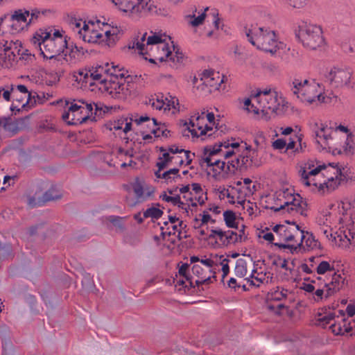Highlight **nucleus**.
I'll list each match as a JSON object with an SVG mask.
<instances>
[{
    "mask_svg": "<svg viewBox=\"0 0 355 355\" xmlns=\"http://www.w3.org/2000/svg\"><path fill=\"white\" fill-rule=\"evenodd\" d=\"M276 232L277 242L274 243L275 246L280 249H288L292 254L291 247L298 243L302 230L295 223L286 225H276L272 228Z\"/></svg>",
    "mask_w": 355,
    "mask_h": 355,
    "instance_id": "15",
    "label": "nucleus"
},
{
    "mask_svg": "<svg viewBox=\"0 0 355 355\" xmlns=\"http://www.w3.org/2000/svg\"><path fill=\"white\" fill-rule=\"evenodd\" d=\"M162 200L170 202L174 206L178 207L180 209L182 210L184 213H189V206L188 205L184 204V201L182 200L181 197L178 195L171 196L168 195L166 192L162 193L159 196Z\"/></svg>",
    "mask_w": 355,
    "mask_h": 355,
    "instance_id": "39",
    "label": "nucleus"
},
{
    "mask_svg": "<svg viewBox=\"0 0 355 355\" xmlns=\"http://www.w3.org/2000/svg\"><path fill=\"white\" fill-rule=\"evenodd\" d=\"M254 143L256 146V148H252V147H251V148L252 150H256L257 155L258 156V150L264 149L267 147L268 139L266 137L264 133L263 132L259 131V132H257L254 136ZM257 159L259 161H260L258 157H257ZM261 164V162H259V164Z\"/></svg>",
    "mask_w": 355,
    "mask_h": 355,
    "instance_id": "45",
    "label": "nucleus"
},
{
    "mask_svg": "<svg viewBox=\"0 0 355 355\" xmlns=\"http://www.w3.org/2000/svg\"><path fill=\"white\" fill-rule=\"evenodd\" d=\"M87 53V50L84 47L78 46L77 44H71L68 46L64 49V53L62 56L67 62H76L81 60Z\"/></svg>",
    "mask_w": 355,
    "mask_h": 355,
    "instance_id": "32",
    "label": "nucleus"
},
{
    "mask_svg": "<svg viewBox=\"0 0 355 355\" xmlns=\"http://www.w3.org/2000/svg\"><path fill=\"white\" fill-rule=\"evenodd\" d=\"M291 91L302 103L311 105L315 103H331V97L322 94V88L313 80L295 78L292 82Z\"/></svg>",
    "mask_w": 355,
    "mask_h": 355,
    "instance_id": "11",
    "label": "nucleus"
},
{
    "mask_svg": "<svg viewBox=\"0 0 355 355\" xmlns=\"http://www.w3.org/2000/svg\"><path fill=\"white\" fill-rule=\"evenodd\" d=\"M342 49L346 53H352L355 52V39L352 40L349 43L342 45Z\"/></svg>",
    "mask_w": 355,
    "mask_h": 355,
    "instance_id": "64",
    "label": "nucleus"
},
{
    "mask_svg": "<svg viewBox=\"0 0 355 355\" xmlns=\"http://www.w3.org/2000/svg\"><path fill=\"white\" fill-rule=\"evenodd\" d=\"M275 263L277 266L284 269L286 271H289L290 272H291L292 268L288 266V262L286 259L279 258L275 261Z\"/></svg>",
    "mask_w": 355,
    "mask_h": 355,
    "instance_id": "63",
    "label": "nucleus"
},
{
    "mask_svg": "<svg viewBox=\"0 0 355 355\" xmlns=\"http://www.w3.org/2000/svg\"><path fill=\"white\" fill-rule=\"evenodd\" d=\"M159 50L155 52V62H171L173 64L182 62L183 53L175 46L170 36L164 34L162 42H159Z\"/></svg>",
    "mask_w": 355,
    "mask_h": 355,
    "instance_id": "18",
    "label": "nucleus"
},
{
    "mask_svg": "<svg viewBox=\"0 0 355 355\" xmlns=\"http://www.w3.org/2000/svg\"><path fill=\"white\" fill-rule=\"evenodd\" d=\"M299 239L300 241L295 246L291 247L293 254L316 252L322 248L320 242L310 232L302 230Z\"/></svg>",
    "mask_w": 355,
    "mask_h": 355,
    "instance_id": "24",
    "label": "nucleus"
},
{
    "mask_svg": "<svg viewBox=\"0 0 355 355\" xmlns=\"http://www.w3.org/2000/svg\"><path fill=\"white\" fill-rule=\"evenodd\" d=\"M162 210H161L157 207L153 206L151 207L148 208L144 212V218H151L152 219H158L162 216Z\"/></svg>",
    "mask_w": 355,
    "mask_h": 355,
    "instance_id": "50",
    "label": "nucleus"
},
{
    "mask_svg": "<svg viewBox=\"0 0 355 355\" xmlns=\"http://www.w3.org/2000/svg\"><path fill=\"white\" fill-rule=\"evenodd\" d=\"M124 73H117L116 69L110 70L103 66H98L90 70L81 69L72 75V81L77 83L81 88H89L92 91L98 88L101 92L107 94L114 98H123L127 88Z\"/></svg>",
    "mask_w": 355,
    "mask_h": 355,
    "instance_id": "3",
    "label": "nucleus"
},
{
    "mask_svg": "<svg viewBox=\"0 0 355 355\" xmlns=\"http://www.w3.org/2000/svg\"><path fill=\"white\" fill-rule=\"evenodd\" d=\"M289 294H291V293L288 290L284 288L277 287L270 293L269 298L272 301H282L286 299Z\"/></svg>",
    "mask_w": 355,
    "mask_h": 355,
    "instance_id": "47",
    "label": "nucleus"
},
{
    "mask_svg": "<svg viewBox=\"0 0 355 355\" xmlns=\"http://www.w3.org/2000/svg\"><path fill=\"white\" fill-rule=\"evenodd\" d=\"M70 26L76 37L87 43H101L103 42V29L93 21L81 19H72Z\"/></svg>",
    "mask_w": 355,
    "mask_h": 355,
    "instance_id": "14",
    "label": "nucleus"
},
{
    "mask_svg": "<svg viewBox=\"0 0 355 355\" xmlns=\"http://www.w3.org/2000/svg\"><path fill=\"white\" fill-rule=\"evenodd\" d=\"M209 11V7L202 8L198 11L195 8L191 14H188L184 16V19L187 24L192 27H198L203 24L206 17L209 15L212 17V23L216 29L220 28V19L218 17V12L216 10H211L209 14L207 12Z\"/></svg>",
    "mask_w": 355,
    "mask_h": 355,
    "instance_id": "22",
    "label": "nucleus"
},
{
    "mask_svg": "<svg viewBox=\"0 0 355 355\" xmlns=\"http://www.w3.org/2000/svg\"><path fill=\"white\" fill-rule=\"evenodd\" d=\"M200 262L205 266V268L216 272V267L218 266V255L210 259L206 258L200 259Z\"/></svg>",
    "mask_w": 355,
    "mask_h": 355,
    "instance_id": "52",
    "label": "nucleus"
},
{
    "mask_svg": "<svg viewBox=\"0 0 355 355\" xmlns=\"http://www.w3.org/2000/svg\"><path fill=\"white\" fill-rule=\"evenodd\" d=\"M164 103V112H168L171 114H175L180 111V105L177 98L171 96L165 97Z\"/></svg>",
    "mask_w": 355,
    "mask_h": 355,
    "instance_id": "43",
    "label": "nucleus"
},
{
    "mask_svg": "<svg viewBox=\"0 0 355 355\" xmlns=\"http://www.w3.org/2000/svg\"><path fill=\"white\" fill-rule=\"evenodd\" d=\"M189 270V265L188 264H182L180 268H179V275L180 277H182L186 279V280L188 282V284L191 286H193V276H189L187 275V271Z\"/></svg>",
    "mask_w": 355,
    "mask_h": 355,
    "instance_id": "58",
    "label": "nucleus"
},
{
    "mask_svg": "<svg viewBox=\"0 0 355 355\" xmlns=\"http://www.w3.org/2000/svg\"><path fill=\"white\" fill-rule=\"evenodd\" d=\"M299 174L303 184L313 187V189L323 195L336 190L345 178L340 168L332 165L326 166L313 161L304 163Z\"/></svg>",
    "mask_w": 355,
    "mask_h": 355,
    "instance_id": "4",
    "label": "nucleus"
},
{
    "mask_svg": "<svg viewBox=\"0 0 355 355\" xmlns=\"http://www.w3.org/2000/svg\"><path fill=\"white\" fill-rule=\"evenodd\" d=\"M223 218L226 225L231 228H237V223L236 222V214L233 211L227 210L223 213Z\"/></svg>",
    "mask_w": 355,
    "mask_h": 355,
    "instance_id": "49",
    "label": "nucleus"
},
{
    "mask_svg": "<svg viewBox=\"0 0 355 355\" xmlns=\"http://www.w3.org/2000/svg\"><path fill=\"white\" fill-rule=\"evenodd\" d=\"M235 275L239 277H243L247 274V263L243 259L236 261L234 268Z\"/></svg>",
    "mask_w": 355,
    "mask_h": 355,
    "instance_id": "51",
    "label": "nucleus"
},
{
    "mask_svg": "<svg viewBox=\"0 0 355 355\" xmlns=\"http://www.w3.org/2000/svg\"><path fill=\"white\" fill-rule=\"evenodd\" d=\"M198 162L207 175L216 180L225 179L235 170L259 166L256 150L245 141L235 138L205 147Z\"/></svg>",
    "mask_w": 355,
    "mask_h": 355,
    "instance_id": "1",
    "label": "nucleus"
},
{
    "mask_svg": "<svg viewBox=\"0 0 355 355\" xmlns=\"http://www.w3.org/2000/svg\"><path fill=\"white\" fill-rule=\"evenodd\" d=\"M334 263L327 261H320L315 268L318 275H324L328 272L334 271Z\"/></svg>",
    "mask_w": 355,
    "mask_h": 355,
    "instance_id": "46",
    "label": "nucleus"
},
{
    "mask_svg": "<svg viewBox=\"0 0 355 355\" xmlns=\"http://www.w3.org/2000/svg\"><path fill=\"white\" fill-rule=\"evenodd\" d=\"M12 85L0 87V101H11Z\"/></svg>",
    "mask_w": 355,
    "mask_h": 355,
    "instance_id": "53",
    "label": "nucleus"
},
{
    "mask_svg": "<svg viewBox=\"0 0 355 355\" xmlns=\"http://www.w3.org/2000/svg\"><path fill=\"white\" fill-rule=\"evenodd\" d=\"M30 11L26 10H15L10 17V26L12 33H17L27 28L30 25L28 18Z\"/></svg>",
    "mask_w": 355,
    "mask_h": 355,
    "instance_id": "28",
    "label": "nucleus"
},
{
    "mask_svg": "<svg viewBox=\"0 0 355 355\" xmlns=\"http://www.w3.org/2000/svg\"><path fill=\"white\" fill-rule=\"evenodd\" d=\"M347 285V281L344 274L334 272L331 280L327 283L324 287L327 288V295H334Z\"/></svg>",
    "mask_w": 355,
    "mask_h": 355,
    "instance_id": "30",
    "label": "nucleus"
},
{
    "mask_svg": "<svg viewBox=\"0 0 355 355\" xmlns=\"http://www.w3.org/2000/svg\"><path fill=\"white\" fill-rule=\"evenodd\" d=\"M270 199L273 201L271 209L275 211L285 210L288 213L296 212L302 216L306 215L307 205L300 194L291 187H282L276 191Z\"/></svg>",
    "mask_w": 355,
    "mask_h": 355,
    "instance_id": "9",
    "label": "nucleus"
},
{
    "mask_svg": "<svg viewBox=\"0 0 355 355\" xmlns=\"http://www.w3.org/2000/svg\"><path fill=\"white\" fill-rule=\"evenodd\" d=\"M167 230H168V234H175L176 232L180 234L182 229H183V225H179V223H175L173 225H168Z\"/></svg>",
    "mask_w": 355,
    "mask_h": 355,
    "instance_id": "62",
    "label": "nucleus"
},
{
    "mask_svg": "<svg viewBox=\"0 0 355 355\" xmlns=\"http://www.w3.org/2000/svg\"><path fill=\"white\" fill-rule=\"evenodd\" d=\"M67 110L62 114V119L69 125H79L85 123L92 114H96L98 107L96 104L83 101H73L67 103Z\"/></svg>",
    "mask_w": 355,
    "mask_h": 355,
    "instance_id": "12",
    "label": "nucleus"
},
{
    "mask_svg": "<svg viewBox=\"0 0 355 355\" xmlns=\"http://www.w3.org/2000/svg\"><path fill=\"white\" fill-rule=\"evenodd\" d=\"M11 101L12 104L11 109H20L30 107L35 102L31 98V93L24 85H12Z\"/></svg>",
    "mask_w": 355,
    "mask_h": 355,
    "instance_id": "25",
    "label": "nucleus"
},
{
    "mask_svg": "<svg viewBox=\"0 0 355 355\" xmlns=\"http://www.w3.org/2000/svg\"><path fill=\"white\" fill-rule=\"evenodd\" d=\"M236 184L243 191L245 198L252 196L257 190V186L252 182L250 178H244L243 181L239 180L236 182Z\"/></svg>",
    "mask_w": 355,
    "mask_h": 355,
    "instance_id": "40",
    "label": "nucleus"
},
{
    "mask_svg": "<svg viewBox=\"0 0 355 355\" xmlns=\"http://www.w3.org/2000/svg\"><path fill=\"white\" fill-rule=\"evenodd\" d=\"M164 168H158L157 171L155 172V176L159 179L164 180L167 184L175 182L177 179L181 178L179 169L177 168H171L168 171H163Z\"/></svg>",
    "mask_w": 355,
    "mask_h": 355,
    "instance_id": "34",
    "label": "nucleus"
},
{
    "mask_svg": "<svg viewBox=\"0 0 355 355\" xmlns=\"http://www.w3.org/2000/svg\"><path fill=\"white\" fill-rule=\"evenodd\" d=\"M317 324L323 328L329 327L335 335L355 333V322L346 320L345 314L341 310L322 309L318 313Z\"/></svg>",
    "mask_w": 355,
    "mask_h": 355,
    "instance_id": "10",
    "label": "nucleus"
},
{
    "mask_svg": "<svg viewBox=\"0 0 355 355\" xmlns=\"http://www.w3.org/2000/svg\"><path fill=\"white\" fill-rule=\"evenodd\" d=\"M135 119L128 117H121L109 124V129L113 131L114 134H118L121 137V133L126 135L131 130L132 121L135 122Z\"/></svg>",
    "mask_w": 355,
    "mask_h": 355,
    "instance_id": "31",
    "label": "nucleus"
},
{
    "mask_svg": "<svg viewBox=\"0 0 355 355\" xmlns=\"http://www.w3.org/2000/svg\"><path fill=\"white\" fill-rule=\"evenodd\" d=\"M230 195L228 196L227 202L230 204L235 205H242L245 201L246 198L243 195V191L239 188V187L235 184L234 187H232L229 188Z\"/></svg>",
    "mask_w": 355,
    "mask_h": 355,
    "instance_id": "38",
    "label": "nucleus"
},
{
    "mask_svg": "<svg viewBox=\"0 0 355 355\" xmlns=\"http://www.w3.org/2000/svg\"><path fill=\"white\" fill-rule=\"evenodd\" d=\"M149 104L155 109L158 110H164V107L165 105L164 103V97L161 96H156L155 97H152L149 100Z\"/></svg>",
    "mask_w": 355,
    "mask_h": 355,
    "instance_id": "54",
    "label": "nucleus"
},
{
    "mask_svg": "<svg viewBox=\"0 0 355 355\" xmlns=\"http://www.w3.org/2000/svg\"><path fill=\"white\" fill-rule=\"evenodd\" d=\"M209 238L215 240L218 246L225 247L242 242L244 239V231L241 230L237 233L232 230L223 231L220 228H216L211 230Z\"/></svg>",
    "mask_w": 355,
    "mask_h": 355,
    "instance_id": "23",
    "label": "nucleus"
},
{
    "mask_svg": "<svg viewBox=\"0 0 355 355\" xmlns=\"http://www.w3.org/2000/svg\"><path fill=\"white\" fill-rule=\"evenodd\" d=\"M200 76V80H196V88L204 95L219 90L227 79L224 75L212 69L205 70Z\"/></svg>",
    "mask_w": 355,
    "mask_h": 355,
    "instance_id": "19",
    "label": "nucleus"
},
{
    "mask_svg": "<svg viewBox=\"0 0 355 355\" xmlns=\"http://www.w3.org/2000/svg\"><path fill=\"white\" fill-rule=\"evenodd\" d=\"M319 232L343 249L355 244V199H345L329 206L317 217Z\"/></svg>",
    "mask_w": 355,
    "mask_h": 355,
    "instance_id": "2",
    "label": "nucleus"
},
{
    "mask_svg": "<svg viewBox=\"0 0 355 355\" xmlns=\"http://www.w3.org/2000/svg\"><path fill=\"white\" fill-rule=\"evenodd\" d=\"M135 123L138 125H143L145 123L146 128L154 135L155 138L162 137L167 138L170 136V130H168L164 124H158L156 119L150 118L148 116H141L135 119Z\"/></svg>",
    "mask_w": 355,
    "mask_h": 355,
    "instance_id": "27",
    "label": "nucleus"
},
{
    "mask_svg": "<svg viewBox=\"0 0 355 355\" xmlns=\"http://www.w3.org/2000/svg\"><path fill=\"white\" fill-rule=\"evenodd\" d=\"M181 198L183 199L182 200L184 201V204L188 205L189 210L190 209L191 206L197 207L198 204L202 205L207 199L206 196H195L191 191L186 193V195L183 196Z\"/></svg>",
    "mask_w": 355,
    "mask_h": 355,
    "instance_id": "41",
    "label": "nucleus"
},
{
    "mask_svg": "<svg viewBox=\"0 0 355 355\" xmlns=\"http://www.w3.org/2000/svg\"><path fill=\"white\" fill-rule=\"evenodd\" d=\"M61 194L58 190H57L55 187H52L49 189L47 191H46L44 194V201H51L60 198Z\"/></svg>",
    "mask_w": 355,
    "mask_h": 355,
    "instance_id": "56",
    "label": "nucleus"
},
{
    "mask_svg": "<svg viewBox=\"0 0 355 355\" xmlns=\"http://www.w3.org/2000/svg\"><path fill=\"white\" fill-rule=\"evenodd\" d=\"M193 285L199 286L200 285H208L212 282V279L216 277L215 271L203 268L199 264H194L191 268Z\"/></svg>",
    "mask_w": 355,
    "mask_h": 355,
    "instance_id": "29",
    "label": "nucleus"
},
{
    "mask_svg": "<svg viewBox=\"0 0 355 355\" xmlns=\"http://www.w3.org/2000/svg\"><path fill=\"white\" fill-rule=\"evenodd\" d=\"M163 35L151 32V35L147 37V33H145L133 41L132 48L137 50L146 60L153 63L156 58L155 52L159 50V42H162Z\"/></svg>",
    "mask_w": 355,
    "mask_h": 355,
    "instance_id": "16",
    "label": "nucleus"
},
{
    "mask_svg": "<svg viewBox=\"0 0 355 355\" xmlns=\"http://www.w3.org/2000/svg\"><path fill=\"white\" fill-rule=\"evenodd\" d=\"M352 76V71L346 67L334 66L327 69L324 73V81L332 88L349 86Z\"/></svg>",
    "mask_w": 355,
    "mask_h": 355,
    "instance_id": "21",
    "label": "nucleus"
},
{
    "mask_svg": "<svg viewBox=\"0 0 355 355\" xmlns=\"http://www.w3.org/2000/svg\"><path fill=\"white\" fill-rule=\"evenodd\" d=\"M103 42L105 41L108 46L112 45L116 40L121 32V29L117 26H112L109 29H103Z\"/></svg>",
    "mask_w": 355,
    "mask_h": 355,
    "instance_id": "42",
    "label": "nucleus"
},
{
    "mask_svg": "<svg viewBox=\"0 0 355 355\" xmlns=\"http://www.w3.org/2000/svg\"><path fill=\"white\" fill-rule=\"evenodd\" d=\"M13 47L16 49L15 44L12 41L0 40V59L14 60L15 54Z\"/></svg>",
    "mask_w": 355,
    "mask_h": 355,
    "instance_id": "36",
    "label": "nucleus"
},
{
    "mask_svg": "<svg viewBox=\"0 0 355 355\" xmlns=\"http://www.w3.org/2000/svg\"><path fill=\"white\" fill-rule=\"evenodd\" d=\"M137 202H143L150 199L155 191L154 187L148 184L143 179L135 178L130 183Z\"/></svg>",
    "mask_w": 355,
    "mask_h": 355,
    "instance_id": "26",
    "label": "nucleus"
},
{
    "mask_svg": "<svg viewBox=\"0 0 355 355\" xmlns=\"http://www.w3.org/2000/svg\"><path fill=\"white\" fill-rule=\"evenodd\" d=\"M31 43L40 49L44 58L51 60L63 55L67 41L63 31L39 29L32 37Z\"/></svg>",
    "mask_w": 355,
    "mask_h": 355,
    "instance_id": "7",
    "label": "nucleus"
},
{
    "mask_svg": "<svg viewBox=\"0 0 355 355\" xmlns=\"http://www.w3.org/2000/svg\"><path fill=\"white\" fill-rule=\"evenodd\" d=\"M199 217L201 218L200 224L207 225L209 223H214L215 220L212 219L210 214L207 211H204L202 214H199Z\"/></svg>",
    "mask_w": 355,
    "mask_h": 355,
    "instance_id": "61",
    "label": "nucleus"
},
{
    "mask_svg": "<svg viewBox=\"0 0 355 355\" xmlns=\"http://www.w3.org/2000/svg\"><path fill=\"white\" fill-rule=\"evenodd\" d=\"M188 130L193 137L206 139L211 135L212 126L206 122L205 110L194 112L189 119Z\"/></svg>",
    "mask_w": 355,
    "mask_h": 355,
    "instance_id": "20",
    "label": "nucleus"
},
{
    "mask_svg": "<svg viewBox=\"0 0 355 355\" xmlns=\"http://www.w3.org/2000/svg\"><path fill=\"white\" fill-rule=\"evenodd\" d=\"M310 128L317 144L323 149L328 150L334 155L345 154L347 127L340 125L333 129L321 122H313L310 123Z\"/></svg>",
    "mask_w": 355,
    "mask_h": 355,
    "instance_id": "6",
    "label": "nucleus"
},
{
    "mask_svg": "<svg viewBox=\"0 0 355 355\" xmlns=\"http://www.w3.org/2000/svg\"><path fill=\"white\" fill-rule=\"evenodd\" d=\"M2 131L8 135H14L17 131V125L10 119L0 118V133Z\"/></svg>",
    "mask_w": 355,
    "mask_h": 355,
    "instance_id": "44",
    "label": "nucleus"
},
{
    "mask_svg": "<svg viewBox=\"0 0 355 355\" xmlns=\"http://www.w3.org/2000/svg\"><path fill=\"white\" fill-rule=\"evenodd\" d=\"M245 33L248 40L258 49L270 53L288 49L284 42L278 41L275 32L269 28L258 24L247 25Z\"/></svg>",
    "mask_w": 355,
    "mask_h": 355,
    "instance_id": "8",
    "label": "nucleus"
},
{
    "mask_svg": "<svg viewBox=\"0 0 355 355\" xmlns=\"http://www.w3.org/2000/svg\"><path fill=\"white\" fill-rule=\"evenodd\" d=\"M269 277L266 273L262 271L258 272L257 269H253L249 277L246 278L250 285L259 287L261 284L268 282Z\"/></svg>",
    "mask_w": 355,
    "mask_h": 355,
    "instance_id": "37",
    "label": "nucleus"
},
{
    "mask_svg": "<svg viewBox=\"0 0 355 355\" xmlns=\"http://www.w3.org/2000/svg\"><path fill=\"white\" fill-rule=\"evenodd\" d=\"M182 157L179 160V162L178 163V165L182 166L185 165L188 166L192 162L191 155V153L188 150L186 151H182Z\"/></svg>",
    "mask_w": 355,
    "mask_h": 355,
    "instance_id": "59",
    "label": "nucleus"
},
{
    "mask_svg": "<svg viewBox=\"0 0 355 355\" xmlns=\"http://www.w3.org/2000/svg\"><path fill=\"white\" fill-rule=\"evenodd\" d=\"M160 151L162 153V154L159 157L158 161L157 162V166L159 168H165L168 166L171 163L178 164L180 159L182 157V155L180 154L171 155L170 153H167L166 150L163 147L160 148Z\"/></svg>",
    "mask_w": 355,
    "mask_h": 355,
    "instance_id": "33",
    "label": "nucleus"
},
{
    "mask_svg": "<svg viewBox=\"0 0 355 355\" xmlns=\"http://www.w3.org/2000/svg\"><path fill=\"white\" fill-rule=\"evenodd\" d=\"M296 35L302 45L311 50L317 49L324 43L322 28L315 24L302 23Z\"/></svg>",
    "mask_w": 355,
    "mask_h": 355,
    "instance_id": "17",
    "label": "nucleus"
},
{
    "mask_svg": "<svg viewBox=\"0 0 355 355\" xmlns=\"http://www.w3.org/2000/svg\"><path fill=\"white\" fill-rule=\"evenodd\" d=\"M331 295H327V288H318L313 293V299L315 302H320Z\"/></svg>",
    "mask_w": 355,
    "mask_h": 355,
    "instance_id": "57",
    "label": "nucleus"
},
{
    "mask_svg": "<svg viewBox=\"0 0 355 355\" xmlns=\"http://www.w3.org/2000/svg\"><path fill=\"white\" fill-rule=\"evenodd\" d=\"M346 155H355V134L352 133L349 129L347 132V140L345 144Z\"/></svg>",
    "mask_w": 355,
    "mask_h": 355,
    "instance_id": "48",
    "label": "nucleus"
},
{
    "mask_svg": "<svg viewBox=\"0 0 355 355\" xmlns=\"http://www.w3.org/2000/svg\"><path fill=\"white\" fill-rule=\"evenodd\" d=\"M191 191L195 195V196H205L200 184L198 183H193L191 184Z\"/></svg>",
    "mask_w": 355,
    "mask_h": 355,
    "instance_id": "60",
    "label": "nucleus"
},
{
    "mask_svg": "<svg viewBox=\"0 0 355 355\" xmlns=\"http://www.w3.org/2000/svg\"><path fill=\"white\" fill-rule=\"evenodd\" d=\"M229 259L223 255L218 256V266H220L221 270L223 272V278H224L230 272V268L228 266Z\"/></svg>",
    "mask_w": 355,
    "mask_h": 355,
    "instance_id": "55",
    "label": "nucleus"
},
{
    "mask_svg": "<svg viewBox=\"0 0 355 355\" xmlns=\"http://www.w3.org/2000/svg\"><path fill=\"white\" fill-rule=\"evenodd\" d=\"M121 12L133 19H139L148 13L157 12L153 0H111Z\"/></svg>",
    "mask_w": 355,
    "mask_h": 355,
    "instance_id": "13",
    "label": "nucleus"
},
{
    "mask_svg": "<svg viewBox=\"0 0 355 355\" xmlns=\"http://www.w3.org/2000/svg\"><path fill=\"white\" fill-rule=\"evenodd\" d=\"M284 99L279 97L277 92L271 89H259L252 93L250 98L243 101V109L254 115L267 119L270 114L282 111Z\"/></svg>",
    "mask_w": 355,
    "mask_h": 355,
    "instance_id": "5",
    "label": "nucleus"
},
{
    "mask_svg": "<svg viewBox=\"0 0 355 355\" xmlns=\"http://www.w3.org/2000/svg\"><path fill=\"white\" fill-rule=\"evenodd\" d=\"M130 157L131 155H129L127 150L119 148L116 153V158L119 159V162L115 161L112 162V160H110V162H108V164L116 168L119 166L125 168L126 166L132 165V161Z\"/></svg>",
    "mask_w": 355,
    "mask_h": 355,
    "instance_id": "35",
    "label": "nucleus"
}]
</instances>
